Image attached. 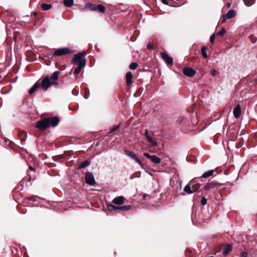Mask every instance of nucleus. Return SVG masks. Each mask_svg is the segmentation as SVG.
<instances>
[{
	"label": "nucleus",
	"mask_w": 257,
	"mask_h": 257,
	"mask_svg": "<svg viewBox=\"0 0 257 257\" xmlns=\"http://www.w3.org/2000/svg\"><path fill=\"white\" fill-rule=\"evenodd\" d=\"M59 122V119L57 116L52 118L48 117L37 121L36 127L40 131H44L50 126H56Z\"/></svg>",
	"instance_id": "nucleus-1"
},
{
	"label": "nucleus",
	"mask_w": 257,
	"mask_h": 257,
	"mask_svg": "<svg viewBox=\"0 0 257 257\" xmlns=\"http://www.w3.org/2000/svg\"><path fill=\"white\" fill-rule=\"evenodd\" d=\"M40 84L43 90L46 91L51 85H56L57 83L55 81H50L49 77L47 76L43 78Z\"/></svg>",
	"instance_id": "nucleus-2"
},
{
	"label": "nucleus",
	"mask_w": 257,
	"mask_h": 257,
	"mask_svg": "<svg viewBox=\"0 0 257 257\" xmlns=\"http://www.w3.org/2000/svg\"><path fill=\"white\" fill-rule=\"evenodd\" d=\"M85 55V53L84 52H81L76 54L73 59V62L76 64L79 65V64H82L84 60L86 64V60L84 58Z\"/></svg>",
	"instance_id": "nucleus-3"
},
{
	"label": "nucleus",
	"mask_w": 257,
	"mask_h": 257,
	"mask_svg": "<svg viewBox=\"0 0 257 257\" xmlns=\"http://www.w3.org/2000/svg\"><path fill=\"white\" fill-rule=\"evenodd\" d=\"M124 153L127 156H129L137 162L142 168H144V165L141 162L140 160L137 157L135 153L127 149L124 150Z\"/></svg>",
	"instance_id": "nucleus-4"
},
{
	"label": "nucleus",
	"mask_w": 257,
	"mask_h": 257,
	"mask_svg": "<svg viewBox=\"0 0 257 257\" xmlns=\"http://www.w3.org/2000/svg\"><path fill=\"white\" fill-rule=\"evenodd\" d=\"M199 187L196 185H192L191 184H188L184 188V191L187 194H192L194 192H196L198 190Z\"/></svg>",
	"instance_id": "nucleus-5"
},
{
	"label": "nucleus",
	"mask_w": 257,
	"mask_h": 257,
	"mask_svg": "<svg viewBox=\"0 0 257 257\" xmlns=\"http://www.w3.org/2000/svg\"><path fill=\"white\" fill-rule=\"evenodd\" d=\"M236 15V12L233 10H230L226 14L222 16L223 19L221 21V23H224L227 19L234 18Z\"/></svg>",
	"instance_id": "nucleus-6"
},
{
	"label": "nucleus",
	"mask_w": 257,
	"mask_h": 257,
	"mask_svg": "<svg viewBox=\"0 0 257 257\" xmlns=\"http://www.w3.org/2000/svg\"><path fill=\"white\" fill-rule=\"evenodd\" d=\"M71 52V50L67 48H62L56 50L54 52V56H60L63 55L69 54Z\"/></svg>",
	"instance_id": "nucleus-7"
},
{
	"label": "nucleus",
	"mask_w": 257,
	"mask_h": 257,
	"mask_svg": "<svg viewBox=\"0 0 257 257\" xmlns=\"http://www.w3.org/2000/svg\"><path fill=\"white\" fill-rule=\"evenodd\" d=\"M86 183L90 185H94L95 184V181L93 175L90 172H87L85 174Z\"/></svg>",
	"instance_id": "nucleus-8"
},
{
	"label": "nucleus",
	"mask_w": 257,
	"mask_h": 257,
	"mask_svg": "<svg viewBox=\"0 0 257 257\" xmlns=\"http://www.w3.org/2000/svg\"><path fill=\"white\" fill-rule=\"evenodd\" d=\"M183 72L185 75L188 77H192L196 74V71L190 67L184 68Z\"/></svg>",
	"instance_id": "nucleus-9"
},
{
	"label": "nucleus",
	"mask_w": 257,
	"mask_h": 257,
	"mask_svg": "<svg viewBox=\"0 0 257 257\" xmlns=\"http://www.w3.org/2000/svg\"><path fill=\"white\" fill-rule=\"evenodd\" d=\"M161 56L162 59L165 61V62L169 65H171L173 63V59L172 57L169 56V55L165 52H161Z\"/></svg>",
	"instance_id": "nucleus-10"
},
{
	"label": "nucleus",
	"mask_w": 257,
	"mask_h": 257,
	"mask_svg": "<svg viewBox=\"0 0 257 257\" xmlns=\"http://www.w3.org/2000/svg\"><path fill=\"white\" fill-rule=\"evenodd\" d=\"M233 112V115L236 118H237L240 116L241 110L239 105H237L234 107Z\"/></svg>",
	"instance_id": "nucleus-11"
},
{
	"label": "nucleus",
	"mask_w": 257,
	"mask_h": 257,
	"mask_svg": "<svg viewBox=\"0 0 257 257\" xmlns=\"http://www.w3.org/2000/svg\"><path fill=\"white\" fill-rule=\"evenodd\" d=\"M112 202L117 205H121L124 203V197L122 196L114 198Z\"/></svg>",
	"instance_id": "nucleus-12"
},
{
	"label": "nucleus",
	"mask_w": 257,
	"mask_h": 257,
	"mask_svg": "<svg viewBox=\"0 0 257 257\" xmlns=\"http://www.w3.org/2000/svg\"><path fill=\"white\" fill-rule=\"evenodd\" d=\"M41 86V84L40 82H37L33 87L29 90V93L31 95L34 92L36 91V90Z\"/></svg>",
	"instance_id": "nucleus-13"
},
{
	"label": "nucleus",
	"mask_w": 257,
	"mask_h": 257,
	"mask_svg": "<svg viewBox=\"0 0 257 257\" xmlns=\"http://www.w3.org/2000/svg\"><path fill=\"white\" fill-rule=\"evenodd\" d=\"M85 66V62L84 60L82 64H79L78 65L77 67L75 69L74 74H78L80 73L82 68Z\"/></svg>",
	"instance_id": "nucleus-14"
},
{
	"label": "nucleus",
	"mask_w": 257,
	"mask_h": 257,
	"mask_svg": "<svg viewBox=\"0 0 257 257\" xmlns=\"http://www.w3.org/2000/svg\"><path fill=\"white\" fill-rule=\"evenodd\" d=\"M133 74L131 72H128L126 75V85H129L132 83Z\"/></svg>",
	"instance_id": "nucleus-15"
},
{
	"label": "nucleus",
	"mask_w": 257,
	"mask_h": 257,
	"mask_svg": "<svg viewBox=\"0 0 257 257\" xmlns=\"http://www.w3.org/2000/svg\"><path fill=\"white\" fill-rule=\"evenodd\" d=\"M60 73V71H55L52 75L51 78H50V81H53L56 82V80L58 78V76Z\"/></svg>",
	"instance_id": "nucleus-16"
},
{
	"label": "nucleus",
	"mask_w": 257,
	"mask_h": 257,
	"mask_svg": "<svg viewBox=\"0 0 257 257\" xmlns=\"http://www.w3.org/2000/svg\"><path fill=\"white\" fill-rule=\"evenodd\" d=\"M232 250L231 246L230 244H227L224 247L223 250V254L224 255H227L229 252Z\"/></svg>",
	"instance_id": "nucleus-17"
},
{
	"label": "nucleus",
	"mask_w": 257,
	"mask_h": 257,
	"mask_svg": "<svg viewBox=\"0 0 257 257\" xmlns=\"http://www.w3.org/2000/svg\"><path fill=\"white\" fill-rule=\"evenodd\" d=\"M151 160L155 164H159L161 161V159L156 155H152Z\"/></svg>",
	"instance_id": "nucleus-18"
},
{
	"label": "nucleus",
	"mask_w": 257,
	"mask_h": 257,
	"mask_svg": "<svg viewBox=\"0 0 257 257\" xmlns=\"http://www.w3.org/2000/svg\"><path fill=\"white\" fill-rule=\"evenodd\" d=\"M147 141L152 146H157L158 145V143L156 140L153 139L152 137H147Z\"/></svg>",
	"instance_id": "nucleus-19"
},
{
	"label": "nucleus",
	"mask_w": 257,
	"mask_h": 257,
	"mask_svg": "<svg viewBox=\"0 0 257 257\" xmlns=\"http://www.w3.org/2000/svg\"><path fill=\"white\" fill-rule=\"evenodd\" d=\"M90 162L87 161V160H86L82 163H81L79 166H78V168L79 169H83V168H84L90 165Z\"/></svg>",
	"instance_id": "nucleus-20"
},
{
	"label": "nucleus",
	"mask_w": 257,
	"mask_h": 257,
	"mask_svg": "<svg viewBox=\"0 0 257 257\" xmlns=\"http://www.w3.org/2000/svg\"><path fill=\"white\" fill-rule=\"evenodd\" d=\"M42 9L44 11H48L52 8V6L51 4H42L41 5Z\"/></svg>",
	"instance_id": "nucleus-21"
},
{
	"label": "nucleus",
	"mask_w": 257,
	"mask_h": 257,
	"mask_svg": "<svg viewBox=\"0 0 257 257\" xmlns=\"http://www.w3.org/2000/svg\"><path fill=\"white\" fill-rule=\"evenodd\" d=\"M74 0H64L63 4L67 7H71L73 4Z\"/></svg>",
	"instance_id": "nucleus-22"
},
{
	"label": "nucleus",
	"mask_w": 257,
	"mask_h": 257,
	"mask_svg": "<svg viewBox=\"0 0 257 257\" xmlns=\"http://www.w3.org/2000/svg\"><path fill=\"white\" fill-rule=\"evenodd\" d=\"M213 172V170H209L207 172H206L202 175V177L204 178H208L212 175Z\"/></svg>",
	"instance_id": "nucleus-23"
},
{
	"label": "nucleus",
	"mask_w": 257,
	"mask_h": 257,
	"mask_svg": "<svg viewBox=\"0 0 257 257\" xmlns=\"http://www.w3.org/2000/svg\"><path fill=\"white\" fill-rule=\"evenodd\" d=\"M96 9V11H98L101 13H104L105 11V7L103 6H102V5H97Z\"/></svg>",
	"instance_id": "nucleus-24"
},
{
	"label": "nucleus",
	"mask_w": 257,
	"mask_h": 257,
	"mask_svg": "<svg viewBox=\"0 0 257 257\" xmlns=\"http://www.w3.org/2000/svg\"><path fill=\"white\" fill-rule=\"evenodd\" d=\"M107 208L110 211H113L114 210L118 209V207L115 206L112 204H108L107 205Z\"/></svg>",
	"instance_id": "nucleus-25"
},
{
	"label": "nucleus",
	"mask_w": 257,
	"mask_h": 257,
	"mask_svg": "<svg viewBox=\"0 0 257 257\" xmlns=\"http://www.w3.org/2000/svg\"><path fill=\"white\" fill-rule=\"evenodd\" d=\"M202 55L204 58H206L208 57V55L206 53V49L205 47H203L201 49Z\"/></svg>",
	"instance_id": "nucleus-26"
},
{
	"label": "nucleus",
	"mask_w": 257,
	"mask_h": 257,
	"mask_svg": "<svg viewBox=\"0 0 257 257\" xmlns=\"http://www.w3.org/2000/svg\"><path fill=\"white\" fill-rule=\"evenodd\" d=\"M86 7L91 10L95 11H96V6L89 4L86 5Z\"/></svg>",
	"instance_id": "nucleus-27"
},
{
	"label": "nucleus",
	"mask_w": 257,
	"mask_h": 257,
	"mask_svg": "<svg viewBox=\"0 0 257 257\" xmlns=\"http://www.w3.org/2000/svg\"><path fill=\"white\" fill-rule=\"evenodd\" d=\"M137 66L138 64L137 63L133 62L130 64L129 67L131 69L135 70L137 68Z\"/></svg>",
	"instance_id": "nucleus-28"
},
{
	"label": "nucleus",
	"mask_w": 257,
	"mask_h": 257,
	"mask_svg": "<svg viewBox=\"0 0 257 257\" xmlns=\"http://www.w3.org/2000/svg\"><path fill=\"white\" fill-rule=\"evenodd\" d=\"M226 32V31L224 28H222L220 31L218 33V35L220 36H223Z\"/></svg>",
	"instance_id": "nucleus-29"
},
{
	"label": "nucleus",
	"mask_w": 257,
	"mask_h": 257,
	"mask_svg": "<svg viewBox=\"0 0 257 257\" xmlns=\"http://www.w3.org/2000/svg\"><path fill=\"white\" fill-rule=\"evenodd\" d=\"M147 48L150 50L153 49V43L151 42H150L147 44Z\"/></svg>",
	"instance_id": "nucleus-30"
},
{
	"label": "nucleus",
	"mask_w": 257,
	"mask_h": 257,
	"mask_svg": "<svg viewBox=\"0 0 257 257\" xmlns=\"http://www.w3.org/2000/svg\"><path fill=\"white\" fill-rule=\"evenodd\" d=\"M120 125L118 124L117 125L113 126V127L111 130L110 133H111L112 132H114L116 130H117L119 127Z\"/></svg>",
	"instance_id": "nucleus-31"
},
{
	"label": "nucleus",
	"mask_w": 257,
	"mask_h": 257,
	"mask_svg": "<svg viewBox=\"0 0 257 257\" xmlns=\"http://www.w3.org/2000/svg\"><path fill=\"white\" fill-rule=\"evenodd\" d=\"M207 202V199L205 197H203L201 201V204L203 205H205V204H206Z\"/></svg>",
	"instance_id": "nucleus-32"
},
{
	"label": "nucleus",
	"mask_w": 257,
	"mask_h": 257,
	"mask_svg": "<svg viewBox=\"0 0 257 257\" xmlns=\"http://www.w3.org/2000/svg\"><path fill=\"white\" fill-rule=\"evenodd\" d=\"M215 40V35L213 34L210 36V41L211 43L213 44Z\"/></svg>",
	"instance_id": "nucleus-33"
},
{
	"label": "nucleus",
	"mask_w": 257,
	"mask_h": 257,
	"mask_svg": "<svg viewBox=\"0 0 257 257\" xmlns=\"http://www.w3.org/2000/svg\"><path fill=\"white\" fill-rule=\"evenodd\" d=\"M130 208V206H123L121 207H118V209L121 210H125V209H128Z\"/></svg>",
	"instance_id": "nucleus-34"
},
{
	"label": "nucleus",
	"mask_w": 257,
	"mask_h": 257,
	"mask_svg": "<svg viewBox=\"0 0 257 257\" xmlns=\"http://www.w3.org/2000/svg\"><path fill=\"white\" fill-rule=\"evenodd\" d=\"M211 74L212 76H216L217 74V71L215 70H212L211 71Z\"/></svg>",
	"instance_id": "nucleus-35"
},
{
	"label": "nucleus",
	"mask_w": 257,
	"mask_h": 257,
	"mask_svg": "<svg viewBox=\"0 0 257 257\" xmlns=\"http://www.w3.org/2000/svg\"><path fill=\"white\" fill-rule=\"evenodd\" d=\"M143 155L146 157H147L148 158H149L150 159H151L152 156L150 155L149 153H144Z\"/></svg>",
	"instance_id": "nucleus-36"
},
{
	"label": "nucleus",
	"mask_w": 257,
	"mask_h": 257,
	"mask_svg": "<svg viewBox=\"0 0 257 257\" xmlns=\"http://www.w3.org/2000/svg\"><path fill=\"white\" fill-rule=\"evenodd\" d=\"M247 254L245 252H242L241 254L240 257H247Z\"/></svg>",
	"instance_id": "nucleus-37"
},
{
	"label": "nucleus",
	"mask_w": 257,
	"mask_h": 257,
	"mask_svg": "<svg viewBox=\"0 0 257 257\" xmlns=\"http://www.w3.org/2000/svg\"><path fill=\"white\" fill-rule=\"evenodd\" d=\"M149 131L148 130H146V131H145V136L146 137V139H147V137H150L149 134Z\"/></svg>",
	"instance_id": "nucleus-38"
},
{
	"label": "nucleus",
	"mask_w": 257,
	"mask_h": 257,
	"mask_svg": "<svg viewBox=\"0 0 257 257\" xmlns=\"http://www.w3.org/2000/svg\"><path fill=\"white\" fill-rule=\"evenodd\" d=\"M227 7H228V8L230 7V6H231V4H229V3H227Z\"/></svg>",
	"instance_id": "nucleus-39"
},
{
	"label": "nucleus",
	"mask_w": 257,
	"mask_h": 257,
	"mask_svg": "<svg viewBox=\"0 0 257 257\" xmlns=\"http://www.w3.org/2000/svg\"><path fill=\"white\" fill-rule=\"evenodd\" d=\"M29 169H30V170H33V167H31V166H30V167H29Z\"/></svg>",
	"instance_id": "nucleus-40"
},
{
	"label": "nucleus",
	"mask_w": 257,
	"mask_h": 257,
	"mask_svg": "<svg viewBox=\"0 0 257 257\" xmlns=\"http://www.w3.org/2000/svg\"><path fill=\"white\" fill-rule=\"evenodd\" d=\"M134 178H135V177H133V176H131V179H133Z\"/></svg>",
	"instance_id": "nucleus-41"
},
{
	"label": "nucleus",
	"mask_w": 257,
	"mask_h": 257,
	"mask_svg": "<svg viewBox=\"0 0 257 257\" xmlns=\"http://www.w3.org/2000/svg\"><path fill=\"white\" fill-rule=\"evenodd\" d=\"M255 83L257 84V78L255 79Z\"/></svg>",
	"instance_id": "nucleus-42"
}]
</instances>
